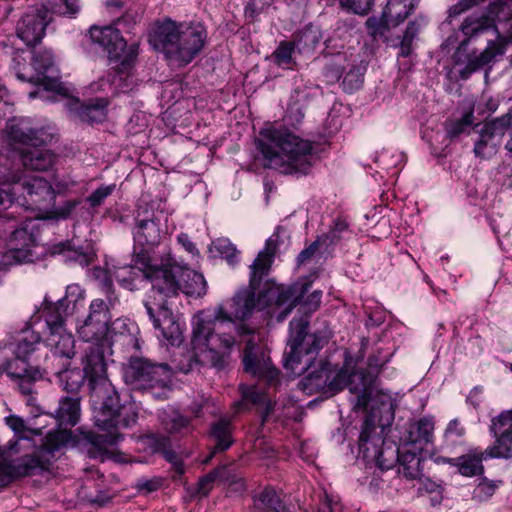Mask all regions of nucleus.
Masks as SVG:
<instances>
[{"label":"nucleus","mask_w":512,"mask_h":512,"mask_svg":"<svg viewBox=\"0 0 512 512\" xmlns=\"http://www.w3.org/2000/svg\"><path fill=\"white\" fill-rule=\"evenodd\" d=\"M276 243L269 238L250 266V281L245 288L217 305L214 310L200 312L193 327L192 344L195 360L203 365L223 369L235 345V335H250L253 331L235 320L249 318L256 307V290L270 270Z\"/></svg>","instance_id":"f257e3e1"},{"label":"nucleus","mask_w":512,"mask_h":512,"mask_svg":"<svg viewBox=\"0 0 512 512\" xmlns=\"http://www.w3.org/2000/svg\"><path fill=\"white\" fill-rule=\"evenodd\" d=\"M290 337L287 349L284 352L283 364L294 373L306 372L299 382L300 389L312 395L316 392L334 395L348 387L354 394L355 407L366 408L371 399L373 387L369 375L358 370L348 373L345 369L335 370L326 359H314L316 354L330 340V332L322 330L308 334V321L306 318L291 320Z\"/></svg>","instance_id":"f03ea898"},{"label":"nucleus","mask_w":512,"mask_h":512,"mask_svg":"<svg viewBox=\"0 0 512 512\" xmlns=\"http://www.w3.org/2000/svg\"><path fill=\"white\" fill-rule=\"evenodd\" d=\"M91 396L102 402L101 410L95 417V424L104 433L89 435L90 443L99 451L116 445L122 438L118 428L134 425L138 418V408L131 395H120L109 379L102 380L90 387Z\"/></svg>","instance_id":"7ed1b4c3"},{"label":"nucleus","mask_w":512,"mask_h":512,"mask_svg":"<svg viewBox=\"0 0 512 512\" xmlns=\"http://www.w3.org/2000/svg\"><path fill=\"white\" fill-rule=\"evenodd\" d=\"M148 41L170 65L184 67L203 50L207 31L201 23L177 22L167 17L154 23Z\"/></svg>","instance_id":"20e7f679"},{"label":"nucleus","mask_w":512,"mask_h":512,"mask_svg":"<svg viewBox=\"0 0 512 512\" xmlns=\"http://www.w3.org/2000/svg\"><path fill=\"white\" fill-rule=\"evenodd\" d=\"M256 141L264 166L285 175H305L312 167L313 146L285 128H266Z\"/></svg>","instance_id":"39448f33"},{"label":"nucleus","mask_w":512,"mask_h":512,"mask_svg":"<svg viewBox=\"0 0 512 512\" xmlns=\"http://www.w3.org/2000/svg\"><path fill=\"white\" fill-rule=\"evenodd\" d=\"M383 432L384 428L376 425L374 416L366 415L359 436V452L382 470L392 468L397 461L399 474L408 480L419 479L422 475L421 451L404 444L396 448L384 447Z\"/></svg>","instance_id":"423d86ee"},{"label":"nucleus","mask_w":512,"mask_h":512,"mask_svg":"<svg viewBox=\"0 0 512 512\" xmlns=\"http://www.w3.org/2000/svg\"><path fill=\"white\" fill-rule=\"evenodd\" d=\"M5 133L8 145L19 154L25 168L46 171L55 163L56 155L42 148L52 141V135L44 128H31L24 119L10 120L6 124Z\"/></svg>","instance_id":"0eeeda50"},{"label":"nucleus","mask_w":512,"mask_h":512,"mask_svg":"<svg viewBox=\"0 0 512 512\" xmlns=\"http://www.w3.org/2000/svg\"><path fill=\"white\" fill-rule=\"evenodd\" d=\"M89 37L93 44H97L107 52L110 60L122 58L109 81L120 91L125 92L130 89L132 84L130 70L137 58L139 44L133 43L127 47V41L114 25H93L89 29Z\"/></svg>","instance_id":"6e6552de"},{"label":"nucleus","mask_w":512,"mask_h":512,"mask_svg":"<svg viewBox=\"0 0 512 512\" xmlns=\"http://www.w3.org/2000/svg\"><path fill=\"white\" fill-rule=\"evenodd\" d=\"M55 198L56 192L52 185L38 176L19 177L0 187V206L10 207L16 203L26 209L36 210L37 219H41L45 211L54 206Z\"/></svg>","instance_id":"1a4fd4ad"},{"label":"nucleus","mask_w":512,"mask_h":512,"mask_svg":"<svg viewBox=\"0 0 512 512\" xmlns=\"http://www.w3.org/2000/svg\"><path fill=\"white\" fill-rule=\"evenodd\" d=\"M6 424L15 434V440H10L8 450L12 453H23L21 457H36L42 461V467L47 469L49 456L65 444V434H61V440H56L59 435L46 434L43 438L42 428H30L25 421L16 416L10 415L5 418Z\"/></svg>","instance_id":"9d476101"},{"label":"nucleus","mask_w":512,"mask_h":512,"mask_svg":"<svg viewBox=\"0 0 512 512\" xmlns=\"http://www.w3.org/2000/svg\"><path fill=\"white\" fill-rule=\"evenodd\" d=\"M134 263L143 277L151 283L146 301H151L154 307L158 304L167 306V299L178 295L181 265L174 258L169 257L162 265H152L151 258L146 252L134 251Z\"/></svg>","instance_id":"9b49d317"},{"label":"nucleus","mask_w":512,"mask_h":512,"mask_svg":"<svg viewBox=\"0 0 512 512\" xmlns=\"http://www.w3.org/2000/svg\"><path fill=\"white\" fill-rule=\"evenodd\" d=\"M102 286L107 300H92L88 315L82 321H78L76 326L79 338L88 344L109 343L110 310L118 303V298L114 295L112 281L109 278L106 277L102 281Z\"/></svg>","instance_id":"f8f14e48"},{"label":"nucleus","mask_w":512,"mask_h":512,"mask_svg":"<svg viewBox=\"0 0 512 512\" xmlns=\"http://www.w3.org/2000/svg\"><path fill=\"white\" fill-rule=\"evenodd\" d=\"M510 19H512V0H493L489 4L487 15L466 17L460 26L465 38L460 42L454 55L455 63L459 64L462 52L473 40L487 34H492L495 39H498L500 34L496 22H507Z\"/></svg>","instance_id":"ddd939ff"},{"label":"nucleus","mask_w":512,"mask_h":512,"mask_svg":"<svg viewBox=\"0 0 512 512\" xmlns=\"http://www.w3.org/2000/svg\"><path fill=\"white\" fill-rule=\"evenodd\" d=\"M123 379L136 390H150L166 387L172 376V370L166 363H154L144 357H131L123 365Z\"/></svg>","instance_id":"4468645a"},{"label":"nucleus","mask_w":512,"mask_h":512,"mask_svg":"<svg viewBox=\"0 0 512 512\" xmlns=\"http://www.w3.org/2000/svg\"><path fill=\"white\" fill-rule=\"evenodd\" d=\"M367 63L360 57L339 53L332 57L325 66V77L329 82H337L343 76V90L348 93L360 89L364 83Z\"/></svg>","instance_id":"2eb2a0df"},{"label":"nucleus","mask_w":512,"mask_h":512,"mask_svg":"<svg viewBox=\"0 0 512 512\" xmlns=\"http://www.w3.org/2000/svg\"><path fill=\"white\" fill-rule=\"evenodd\" d=\"M39 231L34 219H26L24 225L15 229L7 241V251L3 259L5 264L32 262L36 258Z\"/></svg>","instance_id":"dca6fc26"},{"label":"nucleus","mask_w":512,"mask_h":512,"mask_svg":"<svg viewBox=\"0 0 512 512\" xmlns=\"http://www.w3.org/2000/svg\"><path fill=\"white\" fill-rule=\"evenodd\" d=\"M511 125L512 115L510 113L485 122L477 131L478 138L473 149L475 156L481 159H489L494 156Z\"/></svg>","instance_id":"f3484780"},{"label":"nucleus","mask_w":512,"mask_h":512,"mask_svg":"<svg viewBox=\"0 0 512 512\" xmlns=\"http://www.w3.org/2000/svg\"><path fill=\"white\" fill-rule=\"evenodd\" d=\"M51 19V12L44 5L29 7L17 22L16 35L27 46H34L44 37Z\"/></svg>","instance_id":"a211bd4d"},{"label":"nucleus","mask_w":512,"mask_h":512,"mask_svg":"<svg viewBox=\"0 0 512 512\" xmlns=\"http://www.w3.org/2000/svg\"><path fill=\"white\" fill-rule=\"evenodd\" d=\"M135 245L141 247L139 252H146L157 247L166 235V229L154 212H138L132 229Z\"/></svg>","instance_id":"6ab92c4d"},{"label":"nucleus","mask_w":512,"mask_h":512,"mask_svg":"<svg viewBox=\"0 0 512 512\" xmlns=\"http://www.w3.org/2000/svg\"><path fill=\"white\" fill-rule=\"evenodd\" d=\"M489 432L494 438L493 444L487 447L488 456L497 459L512 458V410H504L491 419Z\"/></svg>","instance_id":"aec40b11"},{"label":"nucleus","mask_w":512,"mask_h":512,"mask_svg":"<svg viewBox=\"0 0 512 512\" xmlns=\"http://www.w3.org/2000/svg\"><path fill=\"white\" fill-rule=\"evenodd\" d=\"M144 306L154 328L159 331L158 337L172 346H179L183 342V331L171 309L161 304L154 307L151 301H144Z\"/></svg>","instance_id":"412c9836"},{"label":"nucleus","mask_w":512,"mask_h":512,"mask_svg":"<svg viewBox=\"0 0 512 512\" xmlns=\"http://www.w3.org/2000/svg\"><path fill=\"white\" fill-rule=\"evenodd\" d=\"M32 66L36 72V77L29 79V81H35L37 84L43 86L45 91L61 93L62 84L60 82V71L51 50L43 49L35 51Z\"/></svg>","instance_id":"4be33fe9"},{"label":"nucleus","mask_w":512,"mask_h":512,"mask_svg":"<svg viewBox=\"0 0 512 512\" xmlns=\"http://www.w3.org/2000/svg\"><path fill=\"white\" fill-rule=\"evenodd\" d=\"M110 349V343L87 344L83 350L81 364L87 376L89 387L107 380V363L105 355Z\"/></svg>","instance_id":"5701e85b"},{"label":"nucleus","mask_w":512,"mask_h":512,"mask_svg":"<svg viewBox=\"0 0 512 512\" xmlns=\"http://www.w3.org/2000/svg\"><path fill=\"white\" fill-rule=\"evenodd\" d=\"M253 344H246L243 365L244 370L260 381H265L269 386H275L279 382V370L271 363L270 357L264 352L253 353Z\"/></svg>","instance_id":"b1692460"},{"label":"nucleus","mask_w":512,"mask_h":512,"mask_svg":"<svg viewBox=\"0 0 512 512\" xmlns=\"http://www.w3.org/2000/svg\"><path fill=\"white\" fill-rule=\"evenodd\" d=\"M43 343L50 349L54 360L59 361L60 366L70 365L76 351L75 339L67 329L43 332Z\"/></svg>","instance_id":"393cba45"},{"label":"nucleus","mask_w":512,"mask_h":512,"mask_svg":"<svg viewBox=\"0 0 512 512\" xmlns=\"http://www.w3.org/2000/svg\"><path fill=\"white\" fill-rule=\"evenodd\" d=\"M44 470L42 461L36 457H20L13 463L0 462V487L16 478L35 475Z\"/></svg>","instance_id":"a878e982"},{"label":"nucleus","mask_w":512,"mask_h":512,"mask_svg":"<svg viewBox=\"0 0 512 512\" xmlns=\"http://www.w3.org/2000/svg\"><path fill=\"white\" fill-rule=\"evenodd\" d=\"M38 314V318L45 323L43 332H57L66 329V318L72 313L68 306L65 307L58 300L53 302L45 296Z\"/></svg>","instance_id":"bb28decb"},{"label":"nucleus","mask_w":512,"mask_h":512,"mask_svg":"<svg viewBox=\"0 0 512 512\" xmlns=\"http://www.w3.org/2000/svg\"><path fill=\"white\" fill-rule=\"evenodd\" d=\"M80 417V401L77 397H64L59 401V407L56 410L55 419L60 428L58 432H49V434H65V442L68 440L69 429L75 426ZM56 440H61L58 436Z\"/></svg>","instance_id":"cd10ccee"},{"label":"nucleus","mask_w":512,"mask_h":512,"mask_svg":"<svg viewBox=\"0 0 512 512\" xmlns=\"http://www.w3.org/2000/svg\"><path fill=\"white\" fill-rule=\"evenodd\" d=\"M504 47L495 42L494 39H487L486 48L479 54L473 53L468 58L467 64L458 70L459 77L467 80L474 72L489 64L497 55L504 54Z\"/></svg>","instance_id":"c85d7f7f"},{"label":"nucleus","mask_w":512,"mask_h":512,"mask_svg":"<svg viewBox=\"0 0 512 512\" xmlns=\"http://www.w3.org/2000/svg\"><path fill=\"white\" fill-rule=\"evenodd\" d=\"M434 422L429 417H423L409 425L404 445L422 451L424 446L433 439Z\"/></svg>","instance_id":"c756f323"},{"label":"nucleus","mask_w":512,"mask_h":512,"mask_svg":"<svg viewBox=\"0 0 512 512\" xmlns=\"http://www.w3.org/2000/svg\"><path fill=\"white\" fill-rule=\"evenodd\" d=\"M209 437L214 446L210 455L204 460V463H208L216 452L225 451L233 444L231 420L229 418H220L212 423Z\"/></svg>","instance_id":"7c9ffc66"},{"label":"nucleus","mask_w":512,"mask_h":512,"mask_svg":"<svg viewBox=\"0 0 512 512\" xmlns=\"http://www.w3.org/2000/svg\"><path fill=\"white\" fill-rule=\"evenodd\" d=\"M487 448L483 451L471 450L467 454L448 460L451 466H456L461 475L472 477L483 473V460L497 459V457L488 456Z\"/></svg>","instance_id":"2f4dec72"},{"label":"nucleus","mask_w":512,"mask_h":512,"mask_svg":"<svg viewBox=\"0 0 512 512\" xmlns=\"http://www.w3.org/2000/svg\"><path fill=\"white\" fill-rule=\"evenodd\" d=\"M308 288L309 285L305 283H295L278 288L275 302L278 307H284L280 313V319H284L300 303V300L308 292Z\"/></svg>","instance_id":"473e14b6"},{"label":"nucleus","mask_w":512,"mask_h":512,"mask_svg":"<svg viewBox=\"0 0 512 512\" xmlns=\"http://www.w3.org/2000/svg\"><path fill=\"white\" fill-rule=\"evenodd\" d=\"M41 342H43V334L40 335L31 327H26L17 332L10 346H12L15 356L28 359L38 349Z\"/></svg>","instance_id":"72a5a7b5"},{"label":"nucleus","mask_w":512,"mask_h":512,"mask_svg":"<svg viewBox=\"0 0 512 512\" xmlns=\"http://www.w3.org/2000/svg\"><path fill=\"white\" fill-rule=\"evenodd\" d=\"M179 279L180 291L185 295L201 297L206 294L207 283L201 273L181 265Z\"/></svg>","instance_id":"f704fd0d"},{"label":"nucleus","mask_w":512,"mask_h":512,"mask_svg":"<svg viewBox=\"0 0 512 512\" xmlns=\"http://www.w3.org/2000/svg\"><path fill=\"white\" fill-rule=\"evenodd\" d=\"M239 391L241 393V401L237 404L239 407L252 405H263L260 412L262 422H265L269 414L273 410V404L271 401L266 400L265 393L259 390L256 385L240 384Z\"/></svg>","instance_id":"c9c22d12"},{"label":"nucleus","mask_w":512,"mask_h":512,"mask_svg":"<svg viewBox=\"0 0 512 512\" xmlns=\"http://www.w3.org/2000/svg\"><path fill=\"white\" fill-rule=\"evenodd\" d=\"M418 2L419 0H388L383 10L384 17L396 27L414 11Z\"/></svg>","instance_id":"e433bc0d"},{"label":"nucleus","mask_w":512,"mask_h":512,"mask_svg":"<svg viewBox=\"0 0 512 512\" xmlns=\"http://www.w3.org/2000/svg\"><path fill=\"white\" fill-rule=\"evenodd\" d=\"M60 367L54 373L58 377L62 388L70 393L78 392L87 378L84 371L79 368L68 369L69 365Z\"/></svg>","instance_id":"4c0bfd02"},{"label":"nucleus","mask_w":512,"mask_h":512,"mask_svg":"<svg viewBox=\"0 0 512 512\" xmlns=\"http://www.w3.org/2000/svg\"><path fill=\"white\" fill-rule=\"evenodd\" d=\"M54 254L63 255L64 261L78 264L79 266H88L92 261V254L84 251L82 248H75L70 241L60 242L53 247Z\"/></svg>","instance_id":"58836bf2"},{"label":"nucleus","mask_w":512,"mask_h":512,"mask_svg":"<svg viewBox=\"0 0 512 512\" xmlns=\"http://www.w3.org/2000/svg\"><path fill=\"white\" fill-rule=\"evenodd\" d=\"M321 39V32L318 27L309 25L303 28L293 41L296 50L301 54L312 53Z\"/></svg>","instance_id":"ea45409f"},{"label":"nucleus","mask_w":512,"mask_h":512,"mask_svg":"<svg viewBox=\"0 0 512 512\" xmlns=\"http://www.w3.org/2000/svg\"><path fill=\"white\" fill-rule=\"evenodd\" d=\"M256 507L265 512H285L286 506L283 503L277 491L271 487H265L257 496H255Z\"/></svg>","instance_id":"a19ab883"},{"label":"nucleus","mask_w":512,"mask_h":512,"mask_svg":"<svg viewBox=\"0 0 512 512\" xmlns=\"http://www.w3.org/2000/svg\"><path fill=\"white\" fill-rule=\"evenodd\" d=\"M474 110L469 108L460 118L448 119L445 122V131L450 139L459 137L462 134H469L474 125Z\"/></svg>","instance_id":"79ce46f5"},{"label":"nucleus","mask_w":512,"mask_h":512,"mask_svg":"<svg viewBox=\"0 0 512 512\" xmlns=\"http://www.w3.org/2000/svg\"><path fill=\"white\" fill-rule=\"evenodd\" d=\"M107 101L97 98L88 104L81 105L78 110V116L81 121L87 123L102 122L106 118Z\"/></svg>","instance_id":"37998d69"},{"label":"nucleus","mask_w":512,"mask_h":512,"mask_svg":"<svg viewBox=\"0 0 512 512\" xmlns=\"http://www.w3.org/2000/svg\"><path fill=\"white\" fill-rule=\"evenodd\" d=\"M296 46L293 41H282L272 53L273 62L281 68L292 69L295 64L293 54Z\"/></svg>","instance_id":"c03bdc74"},{"label":"nucleus","mask_w":512,"mask_h":512,"mask_svg":"<svg viewBox=\"0 0 512 512\" xmlns=\"http://www.w3.org/2000/svg\"><path fill=\"white\" fill-rule=\"evenodd\" d=\"M211 250L224 258L230 265H234L237 262V249L226 238H219L213 241Z\"/></svg>","instance_id":"a18cd8bd"},{"label":"nucleus","mask_w":512,"mask_h":512,"mask_svg":"<svg viewBox=\"0 0 512 512\" xmlns=\"http://www.w3.org/2000/svg\"><path fill=\"white\" fill-rule=\"evenodd\" d=\"M80 204L79 200L65 201L61 206L53 210H46L41 219L65 220L69 218L76 207Z\"/></svg>","instance_id":"49530a36"},{"label":"nucleus","mask_w":512,"mask_h":512,"mask_svg":"<svg viewBox=\"0 0 512 512\" xmlns=\"http://www.w3.org/2000/svg\"><path fill=\"white\" fill-rule=\"evenodd\" d=\"M115 278L123 288L129 291L138 289L136 280L139 278V274L132 266H125L118 269L115 272Z\"/></svg>","instance_id":"de8ad7c7"},{"label":"nucleus","mask_w":512,"mask_h":512,"mask_svg":"<svg viewBox=\"0 0 512 512\" xmlns=\"http://www.w3.org/2000/svg\"><path fill=\"white\" fill-rule=\"evenodd\" d=\"M31 370L33 368L28 364L27 359L15 356L2 370V373H6L12 379H18L25 376Z\"/></svg>","instance_id":"09e8293b"},{"label":"nucleus","mask_w":512,"mask_h":512,"mask_svg":"<svg viewBox=\"0 0 512 512\" xmlns=\"http://www.w3.org/2000/svg\"><path fill=\"white\" fill-rule=\"evenodd\" d=\"M84 293L85 292L80 285L70 284L66 287L64 297H62L58 301L61 302V304L64 305L65 307L68 306L69 311L73 313L77 303L84 299Z\"/></svg>","instance_id":"8fccbe9b"},{"label":"nucleus","mask_w":512,"mask_h":512,"mask_svg":"<svg viewBox=\"0 0 512 512\" xmlns=\"http://www.w3.org/2000/svg\"><path fill=\"white\" fill-rule=\"evenodd\" d=\"M366 27L368 29V33L373 37H382L386 34V32L390 29L392 26V21H388L386 17H384V12H382V15L380 18L377 17H369L366 20Z\"/></svg>","instance_id":"3c124183"},{"label":"nucleus","mask_w":512,"mask_h":512,"mask_svg":"<svg viewBox=\"0 0 512 512\" xmlns=\"http://www.w3.org/2000/svg\"><path fill=\"white\" fill-rule=\"evenodd\" d=\"M322 299V291L321 290H315L312 293L308 294L306 297L303 296V298L300 300V310L303 311L305 316H302V318L308 319L307 314L315 312L320 304ZM301 319V317H300ZM299 320V318L297 319ZM309 322V320H307Z\"/></svg>","instance_id":"603ef678"},{"label":"nucleus","mask_w":512,"mask_h":512,"mask_svg":"<svg viewBox=\"0 0 512 512\" xmlns=\"http://www.w3.org/2000/svg\"><path fill=\"white\" fill-rule=\"evenodd\" d=\"M143 444L150 449L151 453H162L169 447V438L163 435L150 434L142 438Z\"/></svg>","instance_id":"864d4df0"},{"label":"nucleus","mask_w":512,"mask_h":512,"mask_svg":"<svg viewBox=\"0 0 512 512\" xmlns=\"http://www.w3.org/2000/svg\"><path fill=\"white\" fill-rule=\"evenodd\" d=\"M115 188V184L102 185L93 191L86 200L92 208L99 207L114 192Z\"/></svg>","instance_id":"5fc2aeb1"},{"label":"nucleus","mask_w":512,"mask_h":512,"mask_svg":"<svg viewBox=\"0 0 512 512\" xmlns=\"http://www.w3.org/2000/svg\"><path fill=\"white\" fill-rule=\"evenodd\" d=\"M218 476L217 471H211L202 478L197 483L196 490L193 493L194 496H198L200 498L206 497L209 492L213 488L214 481Z\"/></svg>","instance_id":"6e6d98bb"},{"label":"nucleus","mask_w":512,"mask_h":512,"mask_svg":"<svg viewBox=\"0 0 512 512\" xmlns=\"http://www.w3.org/2000/svg\"><path fill=\"white\" fill-rule=\"evenodd\" d=\"M465 433L466 430L464 426L457 418H455L448 423L445 429L444 437L446 441L456 442L458 439L463 438Z\"/></svg>","instance_id":"4d7b16f0"},{"label":"nucleus","mask_w":512,"mask_h":512,"mask_svg":"<svg viewBox=\"0 0 512 512\" xmlns=\"http://www.w3.org/2000/svg\"><path fill=\"white\" fill-rule=\"evenodd\" d=\"M341 5L356 14H367L373 6V0H340Z\"/></svg>","instance_id":"13d9d810"},{"label":"nucleus","mask_w":512,"mask_h":512,"mask_svg":"<svg viewBox=\"0 0 512 512\" xmlns=\"http://www.w3.org/2000/svg\"><path fill=\"white\" fill-rule=\"evenodd\" d=\"M41 374L38 369H33L28 372L25 376L18 378L19 389L22 394L28 395L32 392L33 381L40 378Z\"/></svg>","instance_id":"bf43d9fd"},{"label":"nucleus","mask_w":512,"mask_h":512,"mask_svg":"<svg viewBox=\"0 0 512 512\" xmlns=\"http://www.w3.org/2000/svg\"><path fill=\"white\" fill-rule=\"evenodd\" d=\"M323 243L322 238H317L308 247L303 249L297 256V264L303 265L308 262L317 252L319 246Z\"/></svg>","instance_id":"052dcab7"},{"label":"nucleus","mask_w":512,"mask_h":512,"mask_svg":"<svg viewBox=\"0 0 512 512\" xmlns=\"http://www.w3.org/2000/svg\"><path fill=\"white\" fill-rule=\"evenodd\" d=\"M347 228H348V225H347V223L345 221L337 220L334 223L333 228L329 231V233L326 236L321 237L323 243H325L328 239L331 242H334V241L338 240L340 238V234L342 232L346 231Z\"/></svg>","instance_id":"680f3d73"},{"label":"nucleus","mask_w":512,"mask_h":512,"mask_svg":"<svg viewBox=\"0 0 512 512\" xmlns=\"http://www.w3.org/2000/svg\"><path fill=\"white\" fill-rule=\"evenodd\" d=\"M162 453L166 460L173 465L176 473L182 475L184 473V465L181 459L177 456V454L168 450V448H166L165 451H163Z\"/></svg>","instance_id":"e2e57ef3"},{"label":"nucleus","mask_w":512,"mask_h":512,"mask_svg":"<svg viewBox=\"0 0 512 512\" xmlns=\"http://www.w3.org/2000/svg\"><path fill=\"white\" fill-rule=\"evenodd\" d=\"M190 425V419L181 414H175L171 419V429L175 432L187 429Z\"/></svg>","instance_id":"0e129e2a"},{"label":"nucleus","mask_w":512,"mask_h":512,"mask_svg":"<svg viewBox=\"0 0 512 512\" xmlns=\"http://www.w3.org/2000/svg\"><path fill=\"white\" fill-rule=\"evenodd\" d=\"M178 243L183 246V248L192 255H199V251L196 248L195 244L190 240V237L186 233H180L177 236Z\"/></svg>","instance_id":"69168bd1"},{"label":"nucleus","mask_w":512,"mask_h":512,"mask_svg":"<svg viewBox=\"0 0 512 512\" xmlns=\"http://www.w3.org/2000/svg\"><path fill=\"white\" fill-rule=\"evenodd\" d=\"M161 482L157 479H140L137 483L139 490L154 492L159 489Z\"/></svg>","instance_id":"338daca9"},{"label":"nucleus","mask_w":512,"mask_h":512,"mask_svg":"<svg viewBox=\"0 0 512 512\" xmlns=\"http://www.w3.org/2000/svg\"><path fill=\"white\" fill-rule=\"evenodd\" d=\"M420 26L421 25L417 22V20L409 22L404 32L403 38L413 41L420 30Z\"/></svg>","instance_id":"774afa93"}]
</instances>
